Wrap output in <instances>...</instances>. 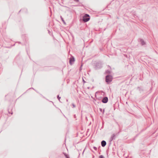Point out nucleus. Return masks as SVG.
<instances>
[{
	"label": "nucleus",
	"instance_id": "f257e3e1",
	"mask_svg": "<svg viewBox=\"0 0 158 158\" xmlns=\"http://www.w3.org/2000/svg\"><path fill=\"white\" fill-rule=\"evenodd\" d=\"M112 80V77L110 75H107L106 77V82L109 83L111 82Z\"/></svg>",
	"mask_w": 158,
	"mask_h": 158
},
{
	"label": "nucleus",
	"instance_id": "f03ea898",
	"mask_svg": "<svg viewBox=\"0 0 158 158\" xmlns=\"http://www.w3.org/2000/svg\"><path fill=\"white\" fill-rule=\"evenodd\" d=\"M83 20L85 22L88 21L90 19V17L89 15L85 14L83 16Z\"/></svg>",
	"mask_w": 158,
	"mask_h": 158
},
{
	"label": "nucleus",
	"instance_id": "7ed1b4c3",
	"mask_svg": "<svg viewBox=\"0 0 158 158\" xmlns=\"http://www.w3.org/2000/svg\"><path fill=\"white\" fill-rule=\"evenodd\" d=\"M94 66H95V68L96 69L100 68L102 67V64L100 63H96Z\"/></svg>",
	"mask_w": 158,
	"mask_h": 158
},
{
	"label": "nucleus",
	"instance_id": "20e7f679",
	"mask_svg": "<svg viewBox=\"0 0 158 158\" xmlns=\"http://www.w3.org/2000/svg\"><path fill=\"white\" fill-rule=\"evenodd\" d=\"M108 101V98L107 97H105L103 98L102 100V102L104 103H106Z\"/></svg>",
	"mask_w": 158,
	"mask_h": 158
},
{
	"label": "nucleus",
	"instance_id": "39448f33",
	"mask_svg": "<svg viewBox=\"0 0 158 158\" xmlns=\"http://www.w3.org/2000/svg\"><path fill=\"white\" fill-rule=\"evenodd\" d=\"M106 142L104 140H102L101 142V145L102 147H104L106 145Z\"/></svg>",
	"mask_w": 158,
	"mask_h": 158
},
{
	"label": "nucleus",
	"instance_id": "423d86ee",
	"mask_svg": "<svg viewBox=\"0 0 158 158\" xmlns=\"http://www.w3.org/2000/svg\"><path fill=\"white\" fill-rule=\"evenodd\" d=\"M115 139V135L114 134H113L110 138V141L113 140Z\"/></svg>",
	"mask_w": 158,
	"mask_h": 158
},
{
	"label": "nucleus",
	"instance_id": "0eeeda50",
	"mask_svg": "<svg viewBox=\"0 0 158 158\" xmlns=\"http://www.w3.org/2000/svg\"><path fill=\"white\" fill-rule=\"evenodd\" d=\"M139 40L140 42L142 45H143L145 44V42L144 41V40H143L140 39Z\"/></svg>",
	"mask_w": 158,
	"mask_h": 158
},
{
	"label": "nucleus",
	"instance_id": "6e6552de",
	"mask_svg": "<svg viewBox=\"0 0 158 158\" xmlns=\"http://www.w3.org/2000/svg\"><path fill=\"white\" fill-rule=\"evenodd\" d=\"M75 60H69V64L72 65L74 63Z\"/></svg>",
	"mask_w": 158,
	"mask_h": 158
},
{
	"label": "nucleus",
	"instance_id": "1a4fd4ad",
	"mask_svg": "<svg viewBox=\"0 0 158 158\" xmlns=\"http://www.w3.org/2000/svg\"><path fill=\"white\" fill-rule=\"evenodd\" d=\"M63 154L65 156L66 158H69V156L67 154L63 152Z\"/></svg>",
	"mask_w": 158,
	"mask_h": 158
},
{
	"label": "nucleus",
	"instance_id": "9d476101",
	"mask_svg": "<svg viewBox=\"0 0 158 158\" xmlns=\"http://www.w3.org/2000/svg\"><path fill=\"white\" fill-rule=\"evenodd\" d=\"M110 73V71L109 70H107L106 71L105 73L109 74Z\"/></svg>",
	"mask_w": 158,
	"mask_h": 158
},
{
	"label": "nucleus",
	"instance_id": "9b49d317",
	"mask_svg": "<svg viewBox=\"0 0 158 158\" xmlns=\"http://www.w3.org/2000/svg\"><path fill=\"white\" fill-rule=\"evenodd\" d=\"M60 18H61V20H62V21L65 24V23L64 21V20L63 18L61 16H60Z\"/></svg>",
	"mask_w": 158,
	"mask_h": 158
},
{
	"label": "nucleus",
	"instance_id": "f8f14e48",
	"mask_svg": "<svg viewBox=\"0 0 158 158\" xmlns=\"http://www.w3.org/2000/svg\"><path fill=\"white\" fill-rule=\"evenodd\" d=\"M137 88L139 89V91H141V90H142L141 87H139Z\"/></svg>",
	"mask_w": 158,
	"mask_h": 158
},
{
	"label": "nucleus",
	"instance_id": "ddd939ff",
	"mask_svg": "<svg viewBox=\"0 0 158 158\" xmlns=\"http://www.w3.org/2000/svg\"><path fill=\"white\" fill-rule=\"evenodd\" d=\"M99 158H105L103 155H100L99 156Z\"/></svg>",
	"mask_w": 158,
	"mask_h": 158
},
{
	"label": "nucleus",
	"instance_id": "4468645a",
	"mask_svg": "<svg viewBox=\"0 0 158 158\" xmlns=\"http://www.w3.org/2000/svg\"><path fill=\"white\" fill-rule=\"evenodd\" d=\"M57 98L59 100V101H60V98H61L59 96V95H58L57 96Z\"/></svg>",
	"mask_w": 158,
	"mask_h": 158
},
{
	"label": "nucleus",
	"instance_id": "2eb2a0df",
	"mask_svg": "<svg viewBox=\"0 0 158 158\" xmlns=\"http://www.w3.org/2000/svg\"><path fill=\"white\" fill-rule=\"evenodd\" d=\"M94 149L95 150H97V147H94Z\"/></svg>",
	"mask_w": 158,
	"mask_h": 158
},
{
	"label": "nucleus",
	"instance_id": "dca6fc26",
	"mask_svg": "<svg viewBox=\"0 0 158 158\" xmlns=\"http://www.w3.org/2000/svg\"><path fill=\"white\" fill-rule=\"evenodd\" d=\"M72 105L73 108H74L75 107V105L73 103Z\"/></svg>",
	"mask_w": 158,
	"mask_h": 158
},
{
	"label": "nucleus",
	"instance_id": "f3484780",
	"mask_svg": "<svg viewBox=\"0 0 158 158\" xmlns=\"http://www.w3.org/2000/svg\"><path fill=\"white\" fill-rule=\"evenodd\" d=\"M69 59H71V60H72V59H74V58L73 57H72V58H69Z\"/></svg>",
	"mask_w": 158,
	"mask_h": 158
},
{
	"label": "nucleus",
	"instance_id": "a211bd4d",
	"mask_svg": "<svg viewBox=\"0 0 158 158\" xmlns=\"http://www.w3.org/2000/svg\"><path fill=\"white\" fill-rule=\"evenodd\" d=\"M99 109L100 111H101V112H102V109L101 108H99Z\"/></svg>",
	"mask_w": 158,
	"mask_h": 158
},
{
	"label": "nucleus",
	"instance_id": "6ab92c4d",
	"mask_svg": "<svg viewBox=\"0 0 158 158\" xmlns=\"http://www.w3.org/2000/svg\"><path fill=\"white\" fill-rule=\"evenodd\" d=\"M74 0L76 2H78V1H79L78 0Z\"/></svg>",
	"mask_w": 158,
	"mask_h": 158
},
{
	"label": "nucleus",
	"instance_id": "aec40b11",
	"mask_svg": "<svg viewBox=\"0 0 158 158\" xmlns=\"http://www.w3.org/2000/svg\"><path fill=\"white\" fill-rule=\"evenodd\" d=\"M82 64H81V67H80V70L81 69V66H82Z\"/></svg>",
	"mask_w": 158,
	"mask_h": 158
},
{
	"label": "nucleus",
	"instance_id": "412c9836",
	"mask_svg": "<svg viewBox=\"0 0 158 158\" xmlns=\"http://www.w3.org/2000/svg\"><path fill=\"white\" fill-rule=\"evenodd\" d=\"M83 81L84 82H85L84 81V80H83Z\"/></svg>",
	"mask_w": 158,
	"mask_h": 158
},
{
	"label": "nucleus",
	"instance_id": "4be33fe9",
	"mask_svg": "<svg viewBox=\"0 0 158 158\" xmlns=\"http://www.w3.org/2000/svg\"><path fill=\"white\" fill-rule=\"evenodd\" d=\"M104 109L103 110V113H104Z\"/></svg>",
	"mask_w": 158,
	"mask_h": 158
},
{
	"label": "nucleus",
	"instance_id": "5701e85b",
	"mask_svg": "<svg viewBox=\"0 0 158 158\" xmlns=\"http://www.w3.org/2000/svg\"><path fill=\"white\" fill-rule=\"evenodd\" d=\"M110 68H110V66H108Z\"/></svg>",
	"mask_w": 158,
	"mask_h": 158
},
{
	"label": "nucleus",
	"instance_id": "b1692460",
	"mask_svg": "<svg viewBox=\"0 0 158 158\" xmlns=\"http://www.w3.org/2000/svg\"><path fill=\"white\" fill-rule=\"evenodd\" d=\"M33 89V88H30V89Z\"/></svg>",
	"mask_w": 158,
	"mask_h": 158
}]
</instances>
